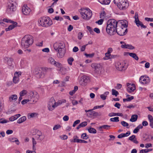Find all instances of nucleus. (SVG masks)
Segmentation results:
<instances>
[{
  "mask_svg": "<svg viewBox=\"0 0 153 153\" xmlns=\"http://www.w3.org/2000/svg\"><path fill=\"white\" fill-rule=\"evenodd\" d=\"M118 22L114 19H110L107 22L106 31L110 36L114 34L116 28L118 26Z\"/></svg>",
  "mask_w": 153,
  "mask_h": 153,
  "instance_id": "obj_1",
  "label": "nucleus"
},
{
  "mask_svg": "<svg viewBox=\"0 0 153 153\" xmlns=\"http://www.w3.org/2000/svg\"><path fill=\"white\" fill-rule=\"evenodd\" d=\"M125 22L123 21H118V26L116 28L115 33H117L120 36H124L127 33V25L125 21Z\"/></svg>",
  "mask_w": 153,
  "mask_h": 153,
  "instance_id": "obj_2",
  "label": "nucleus"
},
{
  "mask_svg": "<svg viewBox=\"0 0 153 153\" xmlns=\"http://www.w3.org/2000/svg\"><path fill=\"white\" fill-rule=\"evenodd\" d=\"M33 43V37L30 35H26L22 38L21 45L22 47L26 48L31 45Z\"/></svg>",
  "mask_w": 153,
  "mask_h": 153,
  "instance_id": "obj_3",
  "label": "nucleus"
},
{
  "mask_svg": "<svg viewBox=\"0 0 153 153\" xmlns=\"http://www.w3.org/2000/svg\"><path fill=\"white\" fill-rule=\"evenodd\" d=\"M114 2L117 5L118 7L121 10H126L129 6L127 0H114Z\"/></svg>",
  "mask_w": 153,
  "mask_h": 153,
  "instance_id": "obj_4",
  "label": "nucleus"
},
{
  "mask_svg": "<svg viewBox=\"0 0 153 153\" xmlns=\"http://www.w3.org/2000/svg\"><path fill=\"white\" fill-rule=\"evenodd\" d=\"M39 23L41 26L48 27L51 25L53 23L52 20L48 17H43L40 18Z\"/></svg>",
  "mask_w": 153,
  "mask_h": 153,
  "instance_id": "obj_5",
  "label": "nucleus"
},
{
  "mask_svg": "<svg viewBox=\"0 0 153 153\" xmlns=\"http://www.w3.org/2000/svg\"><path fill=\"white\" fill-rule=\"evenodd\" d=\"M80 14L82 15V18L85 19L89 20L92 16V13L91 11L88 8H81Z\"/></svg>",
  "mask_w": 153,
  "mask_h": 153,
  "instance_id": "obj_6",
  "label": "nucleus"
},
{
  "mask_svg": "<svg viewBox=\"0 0 153 153\" xmlns=\"http://www.w3.org/2000/svg\"><path fill=\"white\" fill-rule=\"evenodd\" d=\"M3 21L7 23H10L12 24H13L9 25L7 28L5 29V30L6 31L10 30L12 29H13L15 27L17 26V23L11 20L8 19H4L3 20Z\"/></svg>",
  "mask_w": 153,
  "mask_h": 153,
  "instance_id": "obj_7",
  "label": "nucleus"
},
{
  "mask_svg": "<svg viewBox=\"0 0 153 153\" xmlns=\"http://www.w3.org/2000/svg\"><path fill=\"white\" fill-rule=\"evenodd\" d=\"M30 97H31L30 101L32 102L31 103H35L38 100L39 95L36 92H31L30 93Z\"/></svg>",
  "mask_w": 153,
  "mask_h": 153,
  "instance_id": "obj_8",
  "label": "nucleus"
},
{
  "mask_svg": "<svg viewBox=\"0 0 153 153\" xmlns=\"http://www.w3.org/2000/svg\"><path fill=\"white\" fill-rule=\"evenodd\" d=\"M91 67L94 69V71L96 74H98L100 72L102 66L101 64L97 63H92Z\"/></svg>",
  "mask_w": 153,
  "mask_h": 153,
  "instance_id": "obj_9",
  "label": "nucleus"
},
{
  "mask_svg": "<svg viewBox=\"0 0 153 153\" xmlns=\"http://www.w3.org/2000/svg\"><path fill=\"white\" fill-rule=\"evenodd\" d=\"M140 82L142 84H147L150 82V79L148 76L146 75L142 76L139 79Z\"/></svg>",
  "mask_w": 153,
  "mask_h": 153,
  "instance_id": "obj_10",
  "label": "nucleus"
},
{
  "mask_svg": "<svg viewBox=\"0 0 153 153\" xmlns=\"http://www.w3.org/2000/svg\"><path fill=\"white\" fill-rule=\"evenodd\" d=\"M16 9V6L13 3L9 2L7 6L6 12L8 14H11Z\"/></svg>",
  "mask_w": 153,
  "mask_h": 153,
  "instance_id": "obj_11",
  "label": "nucleus"
},
{
  "mask_svg": "<svg viewBox=\"0 0 153 153\" xmlns=\"http://www.w3.org/2000/svg\"><path fill=\"white\" fill-rule=\"evenodd\" d=\"M135 23L136 25H137V27H139V26H140L141 27L143 28H146V26L144 25L142 22L140 21L138 19V15L137 13H135Z\"/></svg>",
  "mask_w": 153,
  "mask_h": 153,
  "instance_id": "obj_12",
  "label": "nucleus"
},
{
  "mask_svg": "<svg viewBox=\"0 0 153 153\" xmlns=\"http://www.w3.org/2000/svg\"><path fill=\"white\" fill-rule=\"evenodd\" d=\"M38 134L35 135V138L37 141L38 142H41L44 138L45 136L42 134L41 132L38 131Z\"/></svg>",
  "mask_w": 153,
  "mask_h": 153,
  "instance_id": "obj_13",
  "label": "nucleus"
},
{
  "mask_svg": "<svg viewBox=\"0 0 153 153\" xmlns=\"http://www.w3.org/2000/svg\"><path fill=\"white\" fill-rule=\"evenodd\" d=\"M65 47L64 44L62 42H56L53 44V47L56 51H57L59 49L64 48Z\"/></svg>",
  "mask_w": 153,
  "mask_h": 153,
  "instance_id": "obj_14",
  "label": "nucleus"
},
{
  "mask_svg": "<svg viewBox=\"0 0 153 153\" xmlns=\"http://www.w3.org/2000/svg\"><path fill=\"white\" fill-rule=\"evenodd\" d=\"M22 11L24 14L27 15L30 13L31 10L27 5H24L22 7Z\"/></svg>",
  "mask_w": 153,
  "mask_h": 153,
  "instance_id": "obj_15",
  "label": "nucleus"
},
{
  "mask_svg": "<svg viewBox=\"0 0 153 153\" xmlns=\"http://www.w3.org/2000/svg\"><path fill=\"white\" fill-rule=\"evenodd\" d=\"M116 67L118 70L122 71L125 70L126 68L125 67L123 63L120 62H117L116 65Z\"/></svg>",
  "mask_w": 153,
  "mask_h": 153,
  "instance_id": "obj_16",
  "label": "nucleus"
},
{
  "mask_svg": "<svg viewBox=\"0 0 153 153\" xmlns=\"http://www.w3.org/2000/svg\"><path fill=\"white\" fill-rule=\"evenodd\" d=\"M35 74L38 78H42L45 76V74L40 69H37L34 72Z\"/></svg>",
  "mask_w": 153,
  "mask_h": 153,
  "instance_id": "obj_17",
  "label": "nucleus"
},
{
  "mask_svg": "<svg viewBox=\"0 0 153 153\" xmlns=\"http://www.w3.org/2000/svg\"><path fill=\"white\" fill-rule=\"evenodd\" d=\"M48 61L51 64L55 66H56L57 67H60L61 65V64L60 63L57 62L52 57L49 58L48 59Z\"/></svg>",
  "mask_w": 153,
  "mask_h": 153,
  "instance_id": "obj_18",
  "label": "nucleus"
},
{
  "mask_svg": "<svg viewBox=\"0 0 153 153\" xmlns=\"http://www.w3.org/2000/svg\"><path fill=\"white\" fill-rule=\"evenodd\" d=\"M127 91L129 93H131L134 91L135 90V86L134 84L127 83Z\"/></svg>",
  "mask_w": 153,
  "mask_h": 153,
  "instance_id": "obj_19",
  "label": "nucleus"
},
{
  "mask_svg": "<svg viewBox=\"0 0 153 153\" xmlns=\"http://www.w3.org/2000/svg\"><path fill=\"white\" fill-rule=\"evenodd\" d=\"M56 51L58 53L57 54V57L59 58H62L63 57L65 53V50L64 48L59 49L57 51Z\"/></svg>",
  "mask_w": 153,
  "mask_h": 153,
  "instance_id": "obj_20",
  "label": "nucleus"
},
{
  "mask_svg": "<svg viewBox=\"0 0 153 153\" xmlns=\"http://www.w3.org/2000/svg\"><path fill=\"white\" fill-rule=\"evenodd\" d=\"M8 140L11 142H15L16 143L19 145V142L17 138L15 137H10L8 138Z\"/></svg>",
  "mask_w": 153,
  "mask_h": 153,
  "instance_id": "obj_21",
  "label": "nucleus"
},
{
  "mask_svg": "<svg viewBox=\"0 0 153 153\" xmlns=\"http://www.w3.org/2000/svg\"><path fill=\"white\" fill-rule=\"evenodd\" d=\"M42 70V71L44 73L45 75L46 74L49 72H51V68H48L46 67L41 68H40Z\"/></svg>",
  "mask_w": 153,
  "mask_h": 153,
  "instance_id": "obj_22",
  "label": "nucleus"
},
{
  "mask_svg": "<svg viewBox=\"0 0 153 153\" xmlns=\"http://www.w3.org/2000/svg\"><path fill=\"white\" fill-rule=\"evenodd\" d=\"M17 95L16 94H13L11 95L9 98V101L11 102H15L16 100L17 99Z\"/></svg>",
  "mask_w": 153,
  "mask_h": 153,
  "instance_id": "obj_23",
  "label": "nucleus"
},
{
  "mask_svg": "<svg viewBox=\"0 0 153 153\" xmlns=\"http://www.w3.org/2000/svg\"><path fill=\"white\" fill-rule=\"evenodd\" d=\"M108 115L109 117H110L116 116L123 117V114L122 113H115L114 112H112L109 114Z\"/></svg>",
  "mask_w": 153,
  "mask_h": 153,
  "instance_id": "obj_24",
  "label": "nucleus"
},
{
  "mask_svg": "<svg viewBox=\"0 0 153 153\" xmlns=\"http://www.w3.org/2000/svg\"><path fill=\"white\" fill-rule=\"evenodd\" d=\"M128 54L129 56L134 58L136 60H138L139 58L135 53L128 52Z\"/></svg>",
  "mask_w": 153,
  "mask_h": 153,
  "instance_id": "obj_25",
  "label": "nucleus"
},
{
  "mask_svg": "<svg viewBox=\"0 0 153 153\" xmlns=\"http://www.w3.org/2000/svg\"><path fill=\"white\" fill-rule=\"evenodd\" d=\"M138 116L137 114L132 115L131 116V118L130 119V121L131 122H135L137 120Z\"/></svg>",
  "mask_w": 153,
  "mask_h": 153,
  "instance_id": "obj_26",
  "label": "nucleus"
},
{
  "mask_svg": "<svg viewBox=\"0 0 153 153\" xmlns=\"http://www.w3.org/2000/svg\"><path fill=\"white\" fill-rule=\"evenodd\" d=\"M99 1L101 4H108L110 2V0H99Z\"/></svg>",
  "mask_w": 153,
  "mask_h": 153,
  "instance_id": "obj_27",
  "label": "nucleus"
},
{
  "mask_svg": "<svg viewBox=\"0 0 153 153\" xmlns=\"http://www.w3.org/2000/svg\"><path fill=\"white\" fill-rule=\"evenodd\" d=\"M26 120V118L25 116H23L17 120V123H21L25 121Z\"/></svg>",
  "mask_w": 153,
  "mask_h": 153,
  "instance_id": "obj_28",
  "label": "nucleus"
},
{
  "mask_svg": "<svg viewBox=\"0 0 153 153\" xmlns=\"http://www.w3.org/2000/svg\"><path fill=\"white\" fill-rule=\"evenodd\" d=\"M78 137L77 136H74L73 137V140L71 141V142L74 143H80V139H78Z\"/></svg>",
  "mask_w": 153,
  "mask_h": 153,
  "instance_id": "obj_29",
  "label": "nucleus"
},
{
  "mask_svg": "<svg viewBox=\"0 0 153 153\" xmlns=\"http://www.w3.org/2000/svg\"><path fill=\"white\" fill-rule=\"evenodd\" d=\"M48 104L56 105V102L53 98L52 97L50 99Z\"/></svg>",
  "mask_w": 153,
  "mask_h": 153,
  "instance_id": "obj_30",
  "label": "nucleus"
},
{
  "mask_svg": "<svg viewBox=\"0 0 153 153\" xmlns=\"http://www.w3.org/2000/svg\"><path fill=\"white\" fill-rule=\"evenodd\" d=\"M110 127V126L108 125H103L101 126H100L99 127V129H101L102 128H104L105 129L108 130L109 129Z\"/></svg>",
  "mask_w": 153,
  "mask_h": 153,
  "instance_id": "obj_31",
  "label": "nucleus"
},
{
  "mask_svg": "<svg viewBox=\"0 0 153 153\" xmlns=\"http://www.w3.org/2000/svg\"><path fill=\"white\" fill-rule=\"evenodd\" d=\"M88 132L90 133L95 134L97 131L94 128H90L88 129Z\"/></svg>",
  "mask_w": 153,
  "mask_h": 153,
  "instance_id": "obj_32",
  "label": "nucleus"
},
{
  "mask_svg": "<svg viewBox=\"0 0 153 153\" xmlns=\"http://www.w3.org/2000/svg\"><path fill=\"white\" fill-rule=\"evenodd\" d=\"M105 56L104 57L103 59L104 60H108L110 59H111L110 56L111 54H110L108 53H106L105 54Z\"/></svg>",
  "mask_w": 153,
  "mask_h": 153,
  "instance_id": "obj_33",
  "label": "nucleus"
},
{
  "mask_svg": "<svg viewBox=\"0 0 153 153\" xmlns=\"http://www.w3.org/2000/svg\"><path fill=\"white\" fill-rule=\"evenodd\" d=\"M86 28L89 31L91 34L92 35H94V31H93V29L91 28V27L87 26Z\"/></svg>",
  "mask_w": 153,
  "mask_h": 153,
  "instance_id": "obj_34",
  "label": "nucleus"
},
{
  "mask_svg": "<svg viewBox=\"0 0 153 153\" xmlns=\"http://www.w3.org/2000/svg\"><path fill=\"white\" fill-rule=\"evenodd\" d=\"M5 60H7V62L8 64H11L13 61V59L10 58L6 57Z\"/></svg>",
  "mask_w": 153,
  "mask_h": 153,
  "instance_id": "obj_35",
  "label": "nucleus"
},
{
  "mask_svg": "<svg viewBox=\"0 0 153 153\" xmlns=\"http://www.w3.org/2000/svg\"><path fill=\"white\" fill-rule=\"evenodd\" d=\"M119 92L115 89H112V95H115L116 97H117L118 95H119Z\"/></svg>",
  "mask_w": 153,
  "mask_h": 153,
  "instance_id": "obj_36",
  "label": "nucleus"
},
{
  "mask_svg": "<svg viewBox=\"0 0 153 153\" xmlns=\"http://www.w3.org/2000/svg\"><path fill=\"white\" fill-rule=\"evenodd\" d=\"M81 138L85 140H86L89 138V137L86 133H83L81 135Z\"/></svg>",
  "mask_w": 153,
  "mask_h": 153,
  "instance_id": "obj_37",
  "label": "nucleus"
},
{
  "mask_svg": "<svg viewBox=\"0 0 153 153\" xmlns=\"http://www.w3.org/2000/svg\"><path fill=\"white\" fill-rule=\"evenodd\" d=\"M48 108L49 111H52L56 107V105H48Z\"/></svg>",
  "mask_w": 153,
  "mask_h": 153,
  "instance_id": "obj_38",
  "label": "nucleus"
},
{
  "mask_svg": "<svg viewBox=\"0 0 153 153\" xmlns=\"http://www.w3.org/2000/svg\"><path fill=\"white\" fill-rule=\"evenodd\" d=\"M119 118L118 117H116L114 118H111L110 119V121L111 122H118L119 121Z\"/></svg>",
  "mask_w": 153,
  "mask_h": 153,
  "instance_id": "obj_39",
  "label": "nucleus"
},
{
  "mask_svg": "<svg viewBox=\"0 0 153 153\" xmlns=\"http://www.w3.org/2000/svg\"><path fill=\"white\" fill-rule=\"evenodd\" d=\"M27 91L26 90H23L21 91L19 93V95L20 96H23L27 93Z\"/></svg>",
  "mask_w": 153,
  "mask_h": 153,
  "instance_id": "obj_40",
  "label": "nucleus"
},
{
  "mask_svg": "<svg viewBox=\"0 0 153 153\" xmlns=\"http://www.w3.org/2000/svg\"><path fill=\"white\" fill-rule=\"evenodd\" d=\"M74 61V59L72 57H70L68 59L67 61L68 63L71 65H72V62Z\"/></svg>",
  "mask_w": 153,
  "mask_h": 153,
  "instance_id": "obj_41",
  "label": "nucleus"
},
{
  "mask_svg": "<svg viewBox=\"0 0 153 153\" xmlns=\"http://www.w3.org/2000/svg\"><path fill=\"white\" fill-rule=\"evenodd\" d=\"M32 141H33V150H35V146L36 144V142L35 140V139L34 137L32 138Z\"/></svg>",
  "mask_w": 153,
  "mask_h": 153,
  "instance_id": "obj_42",
  "label": "nucleus"
},
{
  "mask_svg": "<svg viewBox=\"0 0 153 153\" xmlns=\"http://www.w3.org/2000/svg\"><path fill=\"white\" fill-rule=\"evenodd\" d=\"M91 110L92 111H89V112H88V113H87L86 115L88 117L91 118L92 117V111H93V109H91Z\"/></svg>",
  "mask_w": 153,
  "mask_h": 153,
  "instance_id": "obj_43",
  "label": "nucleus"
},
{
  "mask_svg": "<svg viewBox=\"0 0 153 153\" xmlns=\"http://www.w3.org/2000/svg\"><path fill=\"white\" fill-rule=\"evenodd\" d=\"M9 122V121L3 118L0 119V123L4 124L6 123Z\"/></svg>",
  "mask_w": 153,
  "mask_h": 153,
  "instance_id": "obj_44",
  "label": "nucleus"
},
{
  "mask_svg": "<svg viewBox=\"0 0 153 153\" xmlns=\"http://www.w3.org/2000/svg\"><path fill=\"white\" fill-rule=\"evenodd\" d=\"M89 79V78L88 76H86L84 75V76H83L82 77L81 80H82L83 82H85L86 80H88Z\"/></svg>",
  "mask_w": 153,
  "mask_h": 153,
  "instance_id": "obj_45",
  "label": "nucleus"
},
{
  "mask_svg": "<svg viewBox=\"0 0 153 153\" xmlns=\"http://www.w3.org/2000/svg\"><path fill=\"white\" fill-rule=\"evenodd\" d=\"M79 125H80V126L81 127H84L87 125V122L84 121L83 122H82Z\"/></svg>",
  "mask_w": 153,
  "mask_h": 153,
  "instance_id": "obj_46",
  "label": "nucleus"
},
{
  "mask_svg": "<svg viewBox=\"0 0 153 153\" xmlns=\"http://www.w3.org/2000/svg\"><path fill=\"white\" fill-rule=\"evenodd\" d=\"M85 55L87 57H89L90 58H92L94 56V53L90 54H87L85 53Z\"/></svg>",
  "mask_w": 153,
  "mask_h": 153,
  "instance_id": "obj_47",
  "label": "nucleus"
},
{
  "mask_svg": "<svg viewBox=\"0 0 153 153\" xmlns=\"http://www.w3.org/2000/svg\"><path fill=\"white\" fill-rule=\"evenodd\" d=\"M19 78L18 77L16 76H15L13 78V82L15 83H18L19 82Z\"/></svg>",
  "mask_w": 153,
  "mask_h": 153,
  "instance_id": "obj_48",
  "label": "nucleus"
},
{
  "mask_svg": "<svg viewBox=\"0 0 153 153\" xmlns=\"http://www.w3.org/2000/svg\"><path fill=\"white\" fill-rule=\"evenodd\" d=\"M61 127V126L59 124L56 125L54 126L53 128V130H56L60 128Z\"/></svg>",
  "mask_w": 153,
  "mask_h": 153,
  "instance_id": "obj_49",
  "label": "nucleus"
},
{
  "mask_svg": "<svg viewBox=\"0 0 153 153\" xmlns=\"http://www.w3.org/2000/svg\"><path fill=\"white\" fill-rule=\"evenodd\" d=\"M92 112V117H96L97 116L100 115V114H99L97 112L93 111Z\"/></svg>",
  "mask_w": 153,
  "mask_h": 153,
  "instance_id": "obj_50",
  "label": "nucleus"
},
{
  "mask_svg": "<svg viewBox=\"0 0 153 153\" xmlns=\"http://www.w3.org/2000/svg\"><path fill=\"white\" fill-rule=\"evenodd\" d=\"M121 124L124 127L128 126V124L124 121H122L121 122Z\"/></svg>",
  "mask_w": 153,
  "mask_h": 153,
  "instance_id": "obj_51",
  "label": "nucleus"
},
{
  "mask_svg": "<svg viewBox=\"0 0 153 153\" xmlns=\"http://www.w3.org/2000/svg\"><path fill=\"white\" fill-rule=\"evenodd\" d=\"M105 15L106 13L104 11H103L102 13L100 14V18L101 19H103L105 18Z\"/></svg>",
  "mask_w": 153,
  "mask_h": 153,
  "instance_id": "obj_52",
  "label": "nucleus"
},
{
  "mask_svg": "<svg viewBox=\"0 0 153 153\" xmlns=\"http://www.w3.org/2000/svg\"><path fill=\"white\" fill-rule=\"evenodd\" d=\"M83 35L82 34V33L81 32H79L78 33V38L79 39H82V38L83 36Z\"/></svg>",
  "mask_w": 153,
  "mask_h": 153,
  "instance_id": "obj_53",
  "label": "nucleus"
},
{
  "mask_svg": "<svg viewBox=\"0 0 153 153\" xmlns=\"http://www.w3.org/2000/svg\"><path fill=\"white\" fill-rule=\"evenodd\" d=\"M36 113H29L28 114V118H31L34 117L35 115L36 114Z\"/></svg>",
  "mask_w": 153,
  "mask_h": 153,
  "instance_id": "obj_54",
  "label": "nucleus"
},
{
  "mask_svg": "<svg viewBox=\"0 0 153 153\" xmlns=\"http://www.w3.org/2000/svg\"><path fill=\"white\" fill-rule=\"evenodd\" d=\"M80 122V120H76L75 121H74V123L73 124V127H75L76 125L79 124V123Z\"/></svg>",
  "mask_w": 153,
  "mask_h": 153,
  "instance_id": "obj_55",
  "label": "nucleus"
},
{
  "mask_svg": "<svg viewBox=\"0 0 153 153\" xmlns=\"http://www.w3.org/2000/svg\"><path fill=\"white\" fill-rule=\"evenodd\" d=\"M103 22V19H101L97 21H96V23H97L99 25H102Z\"/></svg>",
  "mask_w": 153,
  "mask_h": 153,
  "instance_id": "obj_56",
  "label": "nucleus"
},
{
  "mask_svg": "<svg viewBox=\"0 0 153 153\" xmlns=\"http://www.w3.org/2000/svg\"><path fill=\"white\" fill-rule=\"evenodd\" d=\"M30 100L29 99L24 100L21 102V103L22 105H24L26 104L27 102L30 101Z\"/></svg>",
  "mask_w": 153,
  "mask_h": 153,
  "instance_id": "obj_57",
  "label": "nucleus"
},
{
  "mask_svg": "<svg viewBox=\"0 0 153 153\" xmlns=\"http://www.w3.org/2000/svg\"><path fill=\"white\" fill-rule=\"evenodd\" d=\"M103 107L104 105L96 106L93 108V110H94L97 108H102Z\"/></svg>",
  "mask_w": 153,
  "mask_h": 153,
  "instance_id": "obj_58",
  "label": "nucleus"
},
{
  "mask_svg": "<svg viewBox=\"0 0 153 153\" xmlns=\"http://www.w3.org/2000/svg\"><path fill=\"white\" fill-rule=\"evenodd\" d=\"M94 31L97 33H99L100 32V30L97 27L95 28L94 29Z\"/></svg>",
  "mask_w": 153,
  "mask_h": 153,
  "instance_id": "obj_59",
  "label": "nucleus"
},
{
  "mask_svg": "<svg viewBox=\"0 0 153 153\" xmlns=\"http://www.w3.org/2000/svg\"><path fill=\"white\" fill-rule=\"evenodd\" d=\"M128 47H127V49H131V50H133L135 48L133 46H132L131 45H129L128 44Z\"/></svg>",
  "mask_w": 153,
  "mask_h": 153,
  "instance_id": "obj_60",
  "label": "nucleus"
},
{
  "mask_svg": "<svg viewBox=\"0 0 153 153\" xmlns=\"http://www.w3.org/2000/svg\"><path fill=\"white\" fill-rule=\"evenodd\" d=\"M135 138V136L134 135H133L131 136H130L128 138L129 140L132 141Z\"/></svg>",
  "mask_w": 153,
  "mask_h": 153,
  "instance_id": "obj_61",
  "label": "nucleus"
},
{
  "mask_svg": "<svg viewBox=\"0 0 153 153\" xmlns=\"http://www.w3.org/2000/svg\"><path fill=\"white\" fill-rule=\"evenodd\" d=\"M148 118L149 122L153 121V118L151 115L150 114L148 115Z\"/></svg>",
  "mask_w": 153,
  "mask_h": 153,
  "instance_id": "obj_62",
  "label": "nucleus"
},
{
  "mask_svg": "<svg viewBox=\"0 0 153 153\" xmlns=\"http://www.w3.org/2000/svg\"><path fill=\"white\" fill-rule=\"evenodd\" d=\"M145 20L147 21L153 22V18L146 17L145 18Z\"/></svg>",
  "mask_w": 153,
  "mask_h": 153,
  "instance_id": "obj_63",
  "label": "nucleus"
},
{
  "mask_svg": "<svg viewBox=\"0 0 153 153\" xmlns=\"http://www.w3.org/2000/svg\"><path fill=\"white\" fill-rule=\"evenodd\" d=\"M101 98L103 100H105L106 99V96L104 94H101L100 95Z\"/></svg>",
  "mask_w": 153,
  "mask_h": 153,
  "instance_id": "obj_64",
  "label": "nucleus"
}]
</instances>
